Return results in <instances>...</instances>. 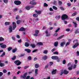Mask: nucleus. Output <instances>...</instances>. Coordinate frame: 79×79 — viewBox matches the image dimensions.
I'll list each match as a JSON object with an SVG mask.
<instances>
[{"mask_svg": "<svg viewBox=\"0 0 79 79\" xmlns=\"http://www.w3.org/2000/svg\"><path fill=\"white\" fill-rule=\"evenodd\" d=\"M37 2L35 1V0H33L31 1L30 2V4H31V5H33V6H35L37 4Z\"/></svg>", "mask_w": 79, "mask_h": 79, "instance_id": "1", "label": "nucleus"}, {"mask_svg": "<svg viewBox=\"0 0 79 79\" xmlns=\"http://www.w3.org/2000/svg\"><path fill=\"white\" fill-rule=\"evenodd\" d=\"M14 63L16 64L17 66H19V65H20L21 64V62L19 61V60H17L14 62Z\"/></svg>", "mask_w": 79, "mask_h": 79, "instance_id": "2", "label": "nucleus"}, {"mask_svg": "<svg viewBox=\"0 0 79 79\" xmlns=\"http://www.w3.org/2000/svg\"><path fill=\"white\" fill-rule=\"evenodd\" d=\"M68 16L65 14L63 15L62 16V20H64L65 19H68Z\"/></svg>", "mask_w": 79, "mask_h": 79, "instance_id": "3", "label": "nucleus"}, {"mask_svg": "<svg viewBox=\"0 0 79 79\" xmlns=\"http://www.w3.org/2000/svg\"><path fill=\"white\" fill-rule=\"evenodd\" d=\"M0 46L2 48H6V44H3V43L0 44Z\"/></svg>", "mask_w": 79, "mask_h": 79, "instance_id": "4", "label": "nucleus"}, {"mask_svg": "<svg viewBox=\"0 0 79 79\" xmlns=\"http://www.w3.org/2000/svg\"><path fill=\"white\" fill-rule=\"evenodd\" d=\"M14 3L17 5H21V2L20 1H16L14 2Z\"/></svg>", "mask_w": 79, "mask_h": 79, "instance_id": "5", "label": "nucleus"}, {"mask_svg": "<svg viewBox=\"0 0 79 79\" xmlns=\"http://www.w3.org/2000/svg\"><path fill=\"white\" fill-rule=\"evenodd\" d=\"M12 24L13 26V30H14L15 28L16 27V24L15 22H12Z\"/></svg>", "mask_w": 79, "mask_h": 79, "instance_id": "6", "label": "nucleus"}, {"mask_svg": "<svg viewBox=\"0 0 79 79\" xmlns=\"http://www.w3.org/2000/svg\"><path fill=\"white\" fill-rule=\"evenodd\" d=\"M24 51L28 53H30L31 52V50L29 49H25Z\"/></svg>", "mask_w": 79, "mask_h": 79, "instance_id": "7", "label": "nucleus"}, {"mask_svg": "<svg viewBox=\"0 0 79 79\" xmlns=\"http://www.w3.org/2000/svg\"><path fill=\"white\" fill-rule=\"evenodd\" d=\"M34 6H27L26 7V9L27 10H29L30 8H34Z\"/></svg>", "mask_w": 79, "mask_h": 79, "instance_id": "8", "label": "nucleus"}, {"mask_svg": "<svg viewBox=\"0 0 79 79\" xmlns=\"http://www.w3.org/2000/svg\"><path fill=\"white\" fill-rule=\"evenodd\" d=\"M9 32H12V31H13V27L12 26H9Z\"/></svg>", "mask_w": 79, "mask_h": 79, "instance_id": "9", "label": "nucleus"}, {"mask_svg": "<svg viewBox=\"0 0 79 79\" xmlns=\"http://www.w3.org/2000/svg\"><path fill=\"white\" fill-rule=\"evenodd\" d=\"M51 58L52 60H56L58 59V57L57 56H52Z\"/></svg>", "mask_w": 79, "mask_h": 79, "instance_id": "10", "label": "nucleus"}, {"mask_svg": "<svg viewBox=\"0 0 79 79\" xmlns=\"http://www.w3.org/2000/svg\"><path fill=\"white\" fill-rule=\"evenodd\" d=\"M79 45V43L77 42L73 46V48H76L77 46H78Z\"/></svg>", "mask_w": 79, "mask_h": 79, "instance_id": "11", "label": "nucleus"}, {"mask_svg": "<svg viewBox=\"0 0 79 79\" xmlns=\"http://www.w3.org/2000/svg\"><path fill=\"white\" fill-rule=\"evenodd\" d=\"M27 73H26L24 74V75L23 76H22L21 77V78H23L24 79H26V77L27 76Z\"/></svg>", "mask_w": 79, "mask_h": 79, "instance_id": "12", "label": "nucleus"}, {"mask_svg": "<svg viewBox=\"0 0 79 79\" xmlns=\"http://www.w3.org/2000/svg\"><path fill=\"white\" fill-rule=\"evenodd\" d=\"M63 73L64 74H68V73H69V72L68 71H67L66 70H64V71Z\"/></svg>", "mask_w": 79, "mask_h": 79, "instance_id": "13", "label": "nucleus"}, {"mask_svg": "<svg viewBox=\"0 0 79 79\" xmlns=\"http://www.w3.org/2000/svg\"><path fill=\"white\" fill-rule=\"evenodd\" d=\"M35 12L36 13H37V14H38V15H40V14H41L42 12L40 11L35 10Z\"/></svg>", "mask_w": 79, "mask_h": 79, "instance_id": "14", "label": "nucleus"}, {"mask_svg": "<svg viewBox=\"0 0 79 79\" xmlns=\"http://www.w3.org/2000/svg\"><path fill=\"white\" fill-rule=\"evenodd\" d=\"M26 30V29L24 28L23 27H21L19 30V31H24Z\"/></svg>", "mask_w": 79, "mask_h": 79, "instance_id": "15", "label": "nucleus"}, {"mask_svg": "<svg viewBox=\"0 0 79 79\" xmlns=\"http://www.w3.org/2000/svg\"><path fill=\"white\" fill-rule=\"evenodd\" d=\"M29 44L27 42H26L25 43V46L26 47H28L29 46Z\"/></svg>", "mask_w": 79, "mask_h": 79, "instance_id": "16", "label": "nucleus"}, {"mask_svg": "<svg viewBox=\"0 0 79 79\" xmlns=\"http://www.w3.org/2000/svg\"><path fill=\"white\" fill-rule=\"evenodd\" d=\"M1 61H2V60H0V66L3 67L5 66V64L4 63H0Z\"/></svg>", "mask_w": 79, "mask_h": 79, "instance_id": "17", "label": "nucleus"}, {"mask_svg": "<svg viewBox=\"0 0 79 79\" xmlns=\"http://www.w3.org/2000/svg\"><path fill=\"white\" fill-rule=\"evenodd\" d=\"M65 44V42H61L60 44V45L61 47H63L64 46V45Z\"/></svg>", "mask_w": 79, "mask_h": 79, "instance_id": "18", "label": "nucleus"}, {"mask_svg": "<svg viewBox=\"0 0 79 79\" xmlns=\"http://www.w3.org/2000/svg\"><path fill=\"white\" fill-rule=\"evenodd\" d=\"M58 41H56L54 43V45L55 47H57L58 45Z\"/></svg>", "mask_w": 79, "mask_h": 79, "instance_id": "19", "label": "nucleus"}, {"mask_svg": "<svg viewBox=\"0 0 79 79\" xmlns=\"http://www.w3.org/2000/svg\"><path fill=\"white\" fill-rule=\"evenodd\" d=\"M31 47L32 48H35V45L34 44H30Z\"/></svg>", "mask_w": 79, "mask_h": 79, "instance_id": "20", "label": "nucleus"}, {"mask_svg": "<svg viewBox=\"0 0 79 79\" xmlns=\"http://www.w3.org/2000/svg\"><path fill=\"white\" fill-rule=\"evenodd\" d=\"M5 26H7V25H10V22H6L5 23Z\"/></svg>", "mask_w": 79, "mask_h": 79, "instance_id": "21", "label": "nucleus"}, {"mask_svg": "<svg viewBox=\"0 0 79 79\" xmlns=\"http://www.w3.org/2000/svg\"><path fill=\"white\" fill-rule=\"evenodd\" d=\"M35 68H38L39 67V65L37 64H36L35 65Z\"/></svg>", "mask_w": 79, "mask_h": 79, "instance_id": "22", "label": "nucleus"}, {"mask_svg": "<svg viewBox=\"0 0 79 79\" xmlns=\"http://www.w3.org/2000/svg\"><path fill=\"white\" fill-rule=\"evenodd\" d=\"M48 57L47 56H45L43 57V59L44 60H46L47 59Z\"/></svg>", "mask_w": 79, "mask_h": 79, "instance_id": "23", "label": "nucleus"}, {"mask_svg": "<svg viewBox=\"0 0 79 79\" xmlns=\"http://www.w3.org/2000/svg\"><path fill=\"white\" fill-rule=\"evenodd\" d=\"M56 69L54 70L52 72V74H56Z\"/></svg>", "mask_w": 79, "mask_h": 79, "instance_id": "24", "label": "nucleus"}, {"mask_svg": "<svg viewBox=\"0 0 79 79\" xmlns=\"http://www.w3.org/2000/svg\"><path fill=\"white\" fill-rule=\"evenodd\" d=\"M37 45H43V43L41 42H39L37 43Z\"/></svg>", "mask_w": 79, "mask_h": 79, "instance_id": "25", "label": "nucleus"}, {"mask_svg": "<svg viewBox=\"0 0 79 79\" xmlns=\"http://www.w3.org/2000/svg\"><path fill=\"white\" fill-rule=\"evenodd\" d=\"M68 69L69 71H71V70H72L73 69V66L71 65V67H69L68 68Z\"/></svg>", "mask_w": 79, "mask_h": 79, "instance_id": "26", "label": "nucleus"}, {"mask_svg": "<svg viewBox=\"0 0 79 79\" xmlns=\"http://www.w3.org/2000/svg\"><path fill=\"white\" fill-rule=\"evenodd\" d=\"M5 52H4L2 53V55L0 56V57H3V56H5Z\"/></svg>", "mask_w": 79, "mask_h": 79, "instance_id": "27", "label": "nucleus"}, {"mask_svg": "<svg viewBox=\"0 0 79 79\" xmlns=\"http://www.w3.org/2000/svg\"><path fill=\"white\" fill-rule=\"evenodd\" d=\"M4 40H5V39H4V38H3L2 37H0V42H1V41H4Z\"/></svg>", "mask_w": 79, "mask_h": 79, "instance_id": "28", "label": "nucleus"}, {"mask_svg": "<svg viewBox=\"0 0 79 79\" xmlns=\"http://www.w3.org/2000/svg\"><path fill=\"white\" fill-rule=\"evenodd\" d=\"M12 47H9L7 48L8 51V52H10V51H11V50H12Z\"/></svg>", "mask_w": 79, "mask_h": 79, "instance_id": "29", "label": "nucleus"}, {"mask_svg": "<svg viewBox=\"0 0 79 79\" xmlns=\"http://www.w3.org/2000/svg\"><path fill=\"white\" fill-rule=\"evenodd\" d=\"M16 50H17V49L16 48L13 49L12 53H15L16 52Z\"/></svg>", "mask_w": 79, "mask_h": 79, "instance_id": "30", "label": "nucleus"}, {"mask_svg": "<svg viewBox=\"0 0 79 79\" xmlns=\"http://www.w3.org/2000/svg\"><path fill=\"white\" fill-rule=\"evenodd\" d=\"M33 17H35V18H36L38 16V15L36 14H33Z\"/></svg>", "mask_w": 79, "mask_h": 79, "instance_id": "31", "label": "nucleus"}, {"mask_svg": "<svg viewBox=\"0 0 79 79\" xmlns=\"http://www.w3.org/2000/svg\"><path fill=\"white\" fill-rule=\"evenodd\" d=\"M70 44V42H68L65 44V46L67 47L68 45H69Z\"/></svg>", "mask_w": 79, "mask_h": 79, "instance_id": "32", "label": "nucleus"}, {"mask_svg": "<svg viewBox=\"0 0 79 79\" xmlns=\"http://www.w3.org/2000/svg\"><path fill=\"white\" fill-rule=\"evenodd\" d=\"M52 8L54 10H57V7H56V6H53Z\"/></svg>", "mask_w": 79, "mask_h": 79, "instance_id": "33", "label": "nucleus"}, {"mask_svg": "<svg viewBox=\"0 0 79 79\" xmlns=\"http://www.w3.org/2000/svg\"><path fill=\"white\" fill-rule=\"evenodd\" d=\"M3 2L5 3H8V0H3Z\"/></svg>", "mask_w": 79, "mask_h": 79, "instance_id": "34", "label": "nucleus"}, {"mask_svg": "<svg viewBox=\"0 0 79 79\" xmlns=\"http://www.w3.org/2000/svg\"><path fill=\"white\" fill-rule=\"evenodd\" d=\"M27 59L28 60H31L32 57H31V56H29L28 57Z\"/></svg>", "mask_w": 79, "mask_h": 79, "instance_id": "35", "label": "nucleus"}, {"mask_svg": "<svg viewBox=\"0 0 79 79\" xmlns=\"http://www.w3.org/2000/svg\"><path fill=\"white\" fill-rule=\"evenodd\" d=\"M29 66L28 65L24 67V69H27V68H29Z\"/></svg>", "mask_w": 79, "mask_h": 79, "instance_id": "36", "label": "nucleus"}, {"mask_svg": "<svg viewBox=\"0 0 79 79\" xmlns=\"http://www.w3.org/2000/svg\"><path fill=\"white\" fill-rule=\"evenodd\" d=\"M16 56H14V57L12 58V60H15L16 59Z\"/></svg>", "mask_w": 79, "mask_h": 79, "instance_id": "37", "label": "nucleus"}, {"mask_svg": "<svg viewBox=\"0 0 79 79\" xmlns=\"http://www.w3.org/2000/svg\"><path fill=\"white\" fill-rule=\"evenodd\" d=\"M43 53H44V54H47L48 51L47 50H45L44 51Z\"/></svg>", "mask_w": 79, "mask_h": 79, "instance_id": "38", "label": "nucleus"}, {"mask_svg": "<svg viewBox=\"0 0 79 79\" xmlns=\"http://www.w3.org/2000/svg\"><path fill=\"white\" fill-rule=\"evenodd\" d=\"M60 30V28H59L55 31V32H58Z\"/></svg>", "mask_w": 79, "mask_h": 79, "instance_id": "39", "label": "nucleus"}, {"mask_svg": "<svg viewBox=\"0 0 79 79\" xmlns=\"http://www.w3.org/2000/svg\"><path fill=\"white\" fill-rule=\"evenodd\" d=\"M39 31L37 30H35V33L36 34H39Z\"/></svg>", "mask_w": 79, "mask_h": 79, "instance_id": "40", "label": "nucleus"}, {"mask_svg": "<svg viewBox=\"0 0 79 79\" xmlns=\"http://www.w3.org/2000/svg\"><path fill=\"white\" fill-rule=\"evenodd\" d=\"M67 66H71H71H73V65H72L71 64V63H69L67 64Z\"/></svg>", "mask_w": 79, "mask_h": 79, "instance_id": "41", "label": "nucleus"}, {"mask_svg": "<svg viewBox=\"0 0 79 79\" xmlns=\"http://www.w3.org/2000/svg\"><path fill=\"white\" fill-rule=\"evenodd\" d=\"M64 35L61 36L58 38V39H62V38H63V37H64Z\"/></svg>", "mask_w": 79, "mask_h": 79, "instance_id": "42", "label": "nucleus"}, {"mask_svg": "<svg viewBox=\"0 0 79 79\" xmlns=\"http://www.w3.org/2000/svg\"><path fill=\"white\" fill-rule=\"evenodd\" d=\"M38 72V69H35V74H37Z\"/></svg>", "mask_w": 79, "mask_h": 79, "instance_id": "43", "label": "nucleus"}, {"mask_svg": "<svg viewBox=\"0 0 79 79\" xmlns=\"http://www.w3.org/2000/svg\"><path fill=\"white\" fill-rule=\"evenodd\" d=\"M60 16L59 15L56 18V19H57L58 20V19H60Z\"/></svg>", "mask_w": 79, "mask_h": 79, "instance_id": "44", "label": "nucleus"}, {"mask_svg": "<svg viewBox=\"0 0 79 79\" xmlns=\"http://www.w3.org/2000/svg\"><path fill=\"white\" fill-rule=\"evenodd\" d=\"M62 63L64 64H66V60H64L63 61Z\"/></svg>", "mask_w": 79, "mask_h": 79, "instance_id": "45", "label": "nucleus"}, {"mask_svg": "<svg viewBox=\"0 0 79 79\" xmlns=\"http://www.w3.org/2000/svg\"><path fill=\"white\" fill-rule=\"evenodd\" d=\"M53 54L54 55H58V52L56 51V52L53 53Z\"/></svg>", "mask_w": 79, "mask_h": 79, "instance_id": "46", "label": "nucleus"}, {"mask_svg": "<svg viewBox=\"0 0 79 79\" xmlns=\"http://www.w3.org/2000/svg\"><path fill=\"white\" fill-rule=\"evenodd\" d=\"M59 5H61V4H62V2H61V1H59Z\"/></svg>", "mask_w": 79, "mask_h": 79, "instance_id": "47", "label": "nucleus"}, {"mask_svg": "<svg viewBox=\"0 0 79 79\" xmlns=\"http://www.w3.org/2000/svg\"><path fill=\"white\" fill-rule=\"evenodd\" d=\"M44 6H46V7L48 6V4L45 3L44 4Z\"/></svg>", "mask_w": 79, "mask_h": 79, "instance_id": "48", "label": "nucleus"}, {"mask_svg": "<svg viewBox=\"0 0 79 79\" xmlns=\"http://www.w3.org/2000/svg\"><path fill=\"white\" fill-rule=\"evenodd\" d=\"M3 74V73L2 72H0V77H1V76H2V75Z\"/></svg>", "mask_w": 79, "mask_h": 79, "instance_id": "49", "label": "nucleus"}, {"mask_svg": "<svg viewBox=\"0 0 79 79\" xmlns=\"http://www.w3.org/2000/svg\"><path fill=\"white\" fill-rule=\"evenodd\" d=\"M20 22H21V21L20 20H18L17 21V24H19V23H20Z\"/></svg>", "mask_w": 79, "mask_h": 79, "instance_id": "50", "label": "nucleus"}, {"mask_svg": "<svg viewBox=\"0 0 79 79\" xmlns=\"http://www.w3.org/2000/svg\"><path fill=\"white\" fill-rule=\"evenodd\" d=\"M53 64V63L52 62H50L49 63V65L50 66H52Z\"/></svg>", "mask_w": 79, "mask_h": 79, "instance_id": "51", "label": "nucleus"}, {"mask_svg": "<svg viewBox=\"0 0 79 79\" xmlns=\"http://www.w3.org/2000/svg\"><path fill=\"white\" fill-rule=\"evenodd\" d=\"M3 72L4 73H6L7 72V71H6V70H3Z\"/></svg>", "mask_w": 79, "mask_h": 79, "instance_id": "52", "label": "nucleus"}, {"mask_svg": "<svg viewBox=\"0 0 79 79\" xmlns=\"http://www.w3.org/2000/svg\"><path fill=\"white\" fill-rule=\"evenodd\" d=\"M73 24L75 25V27H77V23L76 22H73Z\"/></svg>", "mask_w": 79, "mask_h": 79, "instance_id": "53", "label": "nucleus"}, {"mask_svg": "<svg viewBox=\"0 0 79 79\" xmlns=\"http://www.w3.org/2000/svg\"><path fill=\"white\" fill-rule=\"evenodd\" d=\"M66 31H67V32H69V31H70V29L68 28L66 29Z\"/></svg>", "mask_w": 79, "mask_h": 79, "instance_id": "54", "label": "nucleus"}, {"mask_svg": "<svg viewBox=\"0 0 79 79\" xmlns=\"http://www.w3.org/2000/svg\"><path fill=\"white\" fill-rule=\"evenodd\" d=\"M33 35L34 36H36V37H37L38 35V34L37 33L34 34H33Z\"/></svg>", "mask_w": 79, "mask_h": 79, "instance_id": "55", "label": "nucleus"}, {"mask_svg": "<svg viewBox=\"0 0 79 79\" xmlns=\"http://www.w3.org/2000/svg\"><path fill=\"white\" fill-rule=\"evenodd\" d=\"M75 15H76V13H74L72 15V16H74Z\"/></svg>", "mask_w": 79, "mask_h": 79, "instance_id": "56", "label": "nucleus"}, {"mask_svg": "<svg viewBox=\"0 0 79 79\" xmlns=\"http://www.w3.org/2000/svg\"><path fill=\"white\" fill-rule=\"evenodd\" d=\"M30 78V76H27L26 78L25 79H29V78Z\"/></svg>", "mask_w": 79, "mask_h": 79, "instance_id": "57", "label": "nucleus"}, {"mask_svg": "<svg viewBox=\"0 0 79 79\" xmlns=\"http://www.w3.org/2000/svg\"><path fill=\"white\" fill-rule=\"evenodd\" d=\"M19 15H18L17 16L16 18V19L18 20L19 19Z\"/></svg>", "mask_w": 79, "mask_h": 79, "instance_id": "58", "label": "nucleus"}, {"mask_svg": "<svg viewBox=\"0 0 79 79\" xmlns=\"http://www.w3.org/2000/svg\"><path fill=\"white\" fill-rule=\"evenodd\" d=\"M63 71H61L60 75L61 76L63 74Z\"/></svg>", "mask_w": 79, "mask_h": 79, "instance_id": "59", "label": "nucleus"}, {"mask_svg": "<svg viewBox=\"0 0 79 79\" xmlns=\"http://www.w3.org/2000/svg\"><path fill=\"white\" fill-rule=\"evenodd\" d=\"M76 20L78 21H79V17H78L76 18Z\"/></svg>", "mask_w": 79, "mask_h": 79, "instance_id": "60", "label": "nucleus"}, {"mask_svg": "<svg viewBox=\"0 0 79 79\" xmlns=\"http://www.w3.org/2000/svg\"><path fill=\"white\" fill-rule=\"evenodd\" d=\"M12 39L14 40H15V38L14 36H12Z\"/></svg>", "mask_w": 79, "mask_h": 79, "instance_id": "61", "label": "nucleus"}, {"mask_svg": "<svg viewBox=\"0 0 79 79\" xmlns=\"http://www.w3.org/2000/svg\"><path fill=\"white\" fill-rule=\"evenodd\" d=\"M49 10H50V11H53V9H52V8H50Z\"/></svg>", "mask_w": 79, "mask_h": 79, "instance_id": "62", "label": "nucleus"}, {"mask_svg": "<svg viewBox=\"0 0 79 79\" xmlns=\"http://www.w3.org/2000/svg\"><path fill=\"white\" fill-rule=\"evenodd\" d=\"M67 5L68 6H71V4L69 3H67Z\"/></svg>", "mask_w": 79, "mask_h": 79, "instance_id": "63", "label": "nucleus"}, {"mask_svg": "<svg viewBox=\"0 0 79 79\" xmlns=\"http://www.w3.org/2000/svg\"><path fill=\"white\" fill-rule=\"evenodd\" d=\"M58 35V33H56L55 34H54V36H55V37H56V35Z\"/></svg>", "mask_w": 79, "mask_h": 79, "instance_id": "64", "label": "nucleus"}]
</instances>
